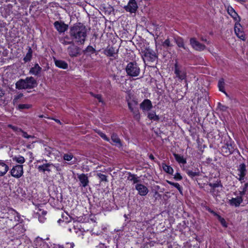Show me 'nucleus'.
Returning a JSON list of instances; mask_svg holds the SVG:
<instances>
[{
    "instance_id": "obj_52",
    "label": "nucleus",
    "mask_w": 248,
    "mask_h": 248,
    "mask_svg": "<svg viewBox=\"0 0 248 248\" xmlns=\"http://www.w3.org/2000/svg\"><path fill=\"white\" fill-rule=\"evenodd\" d=\"M66 248H74V246H75V244L73 242H71V243H66Z\"/></svg>"
},
{
    "instance_id": "obj_61",
    "label": "nucleus",
    "mask_w": 248,
    "mask_h": 248,
    "mask_svg": "<svg viewBox=\"0 0 248 248\" xmlns=\"http://www.w3.org/2000/svg\"><path fill=\"white\" fill-rule=\"evenodd\" d=\"M237 0L239 2H245V0Z\"/></svg>"
},
{
    "instance_id": "obj_6",
    "label": "nucleus",
    "mask_w": 248,
    "mask_h": 248,
    "mask_svg": "<svg viewBox=\"0 0 248 248\" xmlns=\"http://www.w3.org/2000/svg\"><path fill=\"white\" fill-rule=\"evenodd\" d=\"M125 70L127 74L131 77L138 76L140 71L137 63H128Z\"/></svg>"
},
{
    "instance_id": "obj_36",
    "label": "nucleus",
    "mask_w": 248,
    "mask_h": 248,
    "mask_svg": "<svg viewBox=\"0 0 248 248\" xmlns=\"http://www.w3.org/2000/svg\"><path fill=\"white\" fill-rule=\"evenodd\" d=\"M7 214L9 215H12L13 216H14L15 219H16V217H17L18 218H19L18 213L13 209H9L8 210Z\"/></svg>"
},
{
    "instance_id": "obj_34",
    "label": "nucleus",
    "mask_w": 248,
    "mask_h": 248,
    "mask_svg": "<svg viewBox=\"0 0 248 248\" xmlns=\"http://www.w3.org/2000/svg\"><path fill=\"white\" fill-rule=\"evenodd\" d=\"M167 183L171 186H172L176 187L179 191L181 194H182V188L180 185L177 183H174L171 181H167Z\"/></svg>"
},
{
    "instance_id": "obj_22",
    "label": "nucleus",
    "mask_w": 248,
    "mask_h": 248,
    "mask_svg": "<svg viewBox=\"0 0 248 248\" xmlns=\"http://www.w3.org/2000/svg\"><path fill=\"white\" fill-rule=\"evenodd\" d=\"M68 52L71 56L76 57L79 54L80 50L78 47L73 46L68 48Z\"/></svg>"
},
{
    "instance_id": "obj_53",
    "label": "nucleus",
    "mask_w": 248,
    "mask_h": 248,
    "mask_svg": "<svg viewBox=\"0 0 248 248\" xmlns=\"http://www.w3.org/2000/svg\"><path fill=\"white\" fill-rule=\"evenodd\" d=\"M248 187V183H247L245 184L244 186L242 188V190H244L245 191L247 192Z\"/></svg>"
},
{
    "instance_id": "obj_12",
    "label": "nucleus",
    "mask_w": 248,
    "mask_h": 248,
    "mask_svg": "<svg viewBox=\"0 0 248 248\" xmlns=\"http://www.w3.org/2000/svg\"><path fill=\"white\" fill-rule=\"evenodd\" d=\"M174 73L180 79H184L186 77V72L185 68L179 66L177 63L175 64Z\"/></svg>"
},
{
    "instance_id": "obj_41",
    "label": "nucleus",
    "mask_w": 248,
    "mask_h": 248,
    "mask_svg": "<svg viewBox=\"0 0 248 248\" xmlns=\"http://www.w3.org/2000/svg\"><path fill=\"white\" fill-rule=\"evenodd\" d=\"M73 158V155L72 154H65L63 156V158L66 161H70Z\"/></svg>"
},
{
    "instance_id": "obj_47",
    "label": "nucleus",
    "mask_w": 248,
    "mask_h": 248,
    "mask_svg": "<svg viewBox=\"0 0 248 248\" xmlns=\"http://www.w3.org/2000/svg\"><path fill=\"white\" fill-rule=\"evenodd\" d=\"M217 107L222 111H226L228 108L227 106L222 105L220 103H218Z\"/></svg>"
},
{
    "instance_id": "obj_15",
    "label": "nucleus",
    "mask_w": 248,
    "mask_h": 248,
    "mask_svg": "<svg viewBox=\"0 0 248 248\" xmlns=\"http://www.w3.org/2000/svg\"><path fill=\"white\" fill-rule=\"evenodd\" d=\"M138 8L135 0H129L128 4L124 7V9L131 13H135Z\"/></svg>"
},
{
    "instance_id": "obj_24",
    "label": "nucleus",
    "mask_w": 248,
    "mask_h": 248,
    "mask_svg": "<svg viewBox=\"0 0 248 248\" xmlns=\"http://www.w3.org/2000/svg\"><path fill=\"white\" fill-rule=\"evenodd\" d=\"M41 67L39 66V65L36 63L34 66V67H31L30 70V72L31 74L34 75H37L39 73H40L41 70Z\"/></svg>"
},
{
    "instance_id": "obj_64",
    "label": "nucleus",
    "mask_w": 248,
    "mask_h": 248,
    "mask_svg": "<svg viewBox=\"0 0 248 248\" xmlns=\"http://www.w3.org/2000/svg\"><path fill=\"white\" fill-rule=\"evenodd\" d=\"M54 248H58V247H56V245H55Z\"/></svg>"
},
{
    "instance_id": "obj_56",
    "label": "nucleus",
    "mask_w": 248,
    "mask_h": 248,
    "mask_svg": "<svg viewBox=\"0 0 248 248\" xmlns=\"http://www.w3.org/2000/svg\"><path fill=\"white\" fill-rule=\"evenodd\" d=\"M246 193V192L244 190H241V191H240V196H241V197H242L243 196H244V195H245Z\"/></svg>"
},
{
    "instance_id": "obj_33",
    "label": "nucleus",
    "mask_w": 248,
    "mask_h": 248,
    "mask_svg": "<svg viewBox=\"0 0 248 248\" xmlns=\"http://www.w3.org/2000/svg\"><path fill=\"white\" fill-rule=\"evenodd\" d=\"M31 107V105L30 104H19L16 107V108L19 110L23 109H28Z\"/></svg>"
},
{
    "instance_id": "obj_35",
    "label": "nucleus",
    "mask_w": 248,
    "mask_h": 248,
    "mask_svg": "<svg viewBox=\"0 0 248 248\" xmlns=\"http://www.w3.org/2000/svg\"><path fill=\"white\" fill-rule=\"evenodd\" d=\"M96 176L99 178L100 182H108L107 179L108 177L106 175L102 174L100 172H97L96 173Z\"/></svg>"
},
{
    "instance_id": "obj_28",
    "label": "nucleus",
    "mask_w": 248,
    "mask_h": 248,
    "mask_svg": "<svg viewBox=\"0 0 248 248\" xmlns=\"http://www.w3.org/2000/svg\"><path fill=\"white\" fill-rule=\"evenodd\" d=\"M174 158L175 160L179 163L185 164L186 163V159L182 155L179 154H174Z\"/></svg>"
},
{
    "instance_id": "obj_62",
    "label": "nucleus",
    "mask_w": 248,
    "mask_h": 248,
    "mask_svg": "<svg viewBox=\"0 0 248 248\" xmlns=\"http://www.w3.org/2000/svg\"><path fill=\"white\" fill-rule=\"evenodd\" d=\"M39 117L40 118H43L44 116H43V115H39Z\"/></svg>"
},
{
    "instance_id": "obj_49",
    "label": "nucleus",
    "mask_w": 248,
    "mask_h": 248,
    "mask_svg": "<svg viewBox=\"0 0 248 248\" xmlns=\"http://www.w3.org/2000/svg\"><path fill=\"white\" fill-rule=\"evenodd\" d=\"M90 93L93 96L97 98L99 102H103V101L102 100L101 95L100 94H95L93 93Z\"/></svg>"
},
{
    "instance_id": "obj_26",
    "label": "nucleus",
    "mask_w": 248,
    "mask_h": 248,
    "mask_svg": "<svg viewBox=\"0 0 248 248\" xmlns=\"http://www.w3.org/2000/svg\"><path fill=\"white\" fill-rule=\"evenodd\" d=\"M225 82L223 78H221L219 80L218 82V87L220 91L223 92L227 96H228L227 93L224 90Z\"/></svg>"
},
{
    "instance_id": "obj_60",
    "label": "nucleus",
    "mask_w": 248,
    "mask_h": 248,
    "mask_svg": "<svg viewBox=\"0 0 248 248\" xmlns=\"http://www.w3.org/2000/svg\"><path fill=\"white\" fill-rule=\"evenodd\" d=\"M53 168H56V170L58 171H59L61 170V169H60V168L58 166H55V167Z\"/></svg>"
},
{
    "instance_id": "obj_40",
    "label": "nucleus",
    "mask_w": 248,
    "mask_h": 248,
    "mask_svg": "<svg viewBox=\"0 0 248 248\" xmlns=\"http://www.w3.org/2000/svg\"><path fill=\"white\" fill-rule=\"evenodd\" d=\"M8 127L9 128H11L13 131H15L17 133V134H19V131H21V129L19 128L16 126H14L12 124H8Z\"/></svg>"
},
{
    "instance_id": "obj_51",
    "label": "nucleus",
    "mask_w": 248,
    "mask_h": 248,
    "mask_svg": "<svg viewBox=\"0 0 248 248\" xmlns=\"http://www.w3.org/2000/svg\"><path fill=\"white\" fill-rule=\"evenodd\" d=\"M174 178L176 180L179 181L182 179V177L179 173L177 172L174 175Z\"/></svg>"
},
{
    "instance_id": "obj_2",
    "label": "nucleus",
    "mask_w": 248,
    "mask_h": 248,
    "mask_svg": "<svg viewBox=\"0 0 248 248\" xmlns=\"http://www.w3.org/2000/svg\"><path fill=\"white\" fill-rule=\"evenodd\" d=\"M36 81L33 78H27L26 79H20L16 84L18 89H32L34 87Z\"/></svg>"
},
{
    "instance_id": "obj_48",
    "label": "nucleus",
    "mask_w": 248,
    "mask_h": 248,
    "mask_svg": "<svg viewBox=\"0 0 248 248\" xmlns=\"http://www.w3.org/2000/svg\"><path fill=\"white\" fill-rule=\"evenodd\" d=\"M23 96L22 93H20L18 95L15 96L14 99H13V104H15L17 103L18 99L21 98Z\"/></svg>"
},
{
    "instance_id": "obj_37",
    "label": "nucleus",
    "mask_w": 248,
    "mask_h": 248,
    "mask_svg": "<svg viewBox=\"0 0 248 248\" xmlns=\"http://www.w3.org/2000/svg\"><path fill=\"white\" fill-rule=\"evenodd\" d=\"M186 174L190 177L193 178L196 176L199 175V172H194L192 170H186Z\"/></svg>"
},
{
    "instance_id": "obj_38",
    "label": "nucleus",
    "mask_w": 248,
    "mask_h": 248,
    "mask_svg": "<svg viewBox=\"0 0 248 248\" xmlns=\"http://www.w3.org/2000/svg\"><path fill=\"white\" fill-rule=\"evenodd\" d=\"M98 134L105 140L110 141L109 139L106 136V135L100 131L97 132Z\"/></svg>"
},
{
    "instance_id": "obj_31",
    "label": "nucleus",
    "mask_w": 248,
    "mask_h": 248,
    "mask_svg": "<svg viewBox=\"0 0 248 248\" xmlns=\"http://www.w3.org/2000/svg\"><path fill=\"white\" fill-rule=\"evenodd\" d=\"M128 180L130 181L133 182V184L138 183L140 181V180L139 179L138 177L135 174L129 173V176L128 177Z\"/></svg>"
},
{
    "instance_id": "obj_10",
    "label": "nucleus",
    "mask_w": 248,
    "mask_h": 248,
    "mask_svg": "<svg viewBox=\"0 0 248 248\" xmlns=\"http://www.w3.org/2000/svg\"><path fill=\"white\" fill-rule=\"evenodd\" d=\"M118 50L113 46H108L103 51L104 54L107 57H110V60L112 61L117 57Z\"/></svg>"
},
{
    "instance_id": "obj_55",
    "label": "nucleus",
    "mask_w": 248,
    "mask_h": 248,
    "mask_svg": "<svg viewBox=\"0 0 248 248\" xmlns=\"http://www.w3.org/2000/svg\"><path fill=\"white\" fill-rule=\"evenodd\" d=\"M4 94V91L1 87H0V98L2 97Z\"/></svg>"
},
{
    "instance_id": "obj_58",
    "label": "nucleus",
    "mask_w": 248,
    "mask_h": 248,
    "mask_svg": "<svg viewBox=\"0 0 248 248\" xmlns=\"http://www.w3.org/2000/svg\"><path fill=\"white\" fill-rule=\"evenodd\" d=\"M35 242L36 243H43L44 242L42 241V240L41 239H39L38 240H36V241H35Z\"/></svg>"
},
{
    "instance_id": "obj_8",
    "label": "nucleus",
    "mask_w": 248,
    "mask_h": 248,
    "mask_svg": "<svg viewBox=\"0 0 248 248\" xmlns=\"http://www.w3.org/2000/svg\"><path fill=\"white\" fill-rule=\"evenodd\" d=\"M45 162V163H44L43 164L39 165L37 167V169L39 172L45 174L49 173L53 168L55 167V165L50 163H47V161L46 160Z\"/></svg>"
},
{
    "instance_id": "obj_45",
    "label": "nucleus",
    "mask_w": 248,
    "mask_h": 248,
    "mask_svg": "<svg viewBox=\"0 0 248 248\" xmlns=\"http://www.w3.org/2000/svg\"><path fill=\"white\" fill-rule=\"evenodd\" d=\"M66 39H68V37L62 38L60 39V41L62 44L64 45L70 44L71 43V42L69 41H66Z\"/></svg>"
},
{
    "instance_id": "obj_7",
    "label": "nucleus",
    "mask_w": 248,
    "mask_h": 248,
    "mask_svg": "<svg viewBox=\"0 0 248 248\" xmlns=\"http://www.w3.org/2000/svg\"><path fill=\"white\" fill-rule=\"evenodd\" d=\"M11 175L16 178H20L23 174V165H17L14 166L10 170Z\"/></svg>"
},
{
    "instance_id": "obj_19",
    "label": "nucleus",
    "mask_w": 248,
    "mask_h": 248,
    "mask_svg": "<svg viewBox=\"0 0 248 248\" xmlns=\"http://www.w3.org/2000/svg\"><path fill=\"white\" fill-rule=\"evenodd\" d=\"M243 199L241 196H237L236 198H232L229 200V204L232 206L238 207L243 202Z\"/></svg>"
},
{
    "instance_id": "obj_14",
    "label": "nucleus",
    "mask_w": 248,
    "mask_h": 248,
    "mask_svg": "<svg viewBox=\"0 0 248 248\" xmlns=\"http://www.w3.org/2000/svg\"><path fill=\"white\" fill-rule=\"evenodd\" d=\"M54 26L60 33L64 32L68 28V25L62 21H55L54 23Z\"/></svg>"
},
{
    "instance_id": "obj_32",
    "label": "nucleus",
    "mask_w": 248,
    "mask_h": 248,
    "mask_svg": "<svg viewBox=\"0 0 248 248\" xmlns=\"http://www.w3.org/2000/svg\"><path fill=\"white\" fill-rule=\"evenodd\" d=\"M13 160L14 161H15L19 164H23L25 161L24 157L20 155L14 156L13 158Z\"/></svg>"
},
{
    "instance_id": "obj_30",
    "label": "nucleus",
    "mask_w": 248,
    "mask_h": 248,
    "mask_svg": "<svg viewBox=\"0 0 248 248\" xmlns=\"http://www.w3.org/2000/svg\"><path fill=\"white\" fill-rule=\"evenodd\" d=\"M148 118L155 121H158L159 120V117L158 115H156L155 111L149 112L148 114Z\"/></svg>"
},
{
    "instance_id": "obj_17",
    "label": "nucleus",
    "mask_w": 248,
    "mask_h": 248,
    "mask_svg": "<svg viewBox=\"0 0 248 248\" xmlns=\"http://www.w3.org/2000/svg\"><path fill=\"white\" fill-rule=\"evenodd\" d=\"M152 107L151 101L148 99H144L140 104V108L143 112L150 110Z\"/></svg>"
},
{
    "instance_id": "obj_59",
    "label": "nucleus",
    "mask_w": 248,
    "mask_h": 248,
    "mask_svg": "<svg viewBox=\"0 0 248 248\" xmlns=\"http://www.w3.org/2000/svg\"><path fill=\"white\" fill-rule=\"evenodd\" d=\"M56 247H58V248H64V247L62 245H56Z\"/></svg>"
},
{
    "instance_id": "obj_46",
    "label": "nucleus",
    "mask_w": 248,
    "mask_h": 248,
    "mask_svg": "<svg viewBox=\"0 0 248 248\" xmlns=\"http://www.w3.org/2000/svg\"><path fill=\"white\" fill-rule=\"evenodd\" d=\"M209 186L213 188V189H214L215 188H216V187H217L219 186H222L220 184V182H217V183H209Z\"/></svg>"
},
{
    "instance_id": "obj_50",
    "label": "nucleus",
    "mask_w": 248,
    "mask_h": 248,
    "mask_svg": "<svg viewBox=\"0 0 248 248\" xmlns=\"http://www.w3.org/2000/svg\"><path fill=\"white\" fill-rule=\"evenodd\" d=\"M228 13L233 17H234L235 16H237V13L232 8H231V10L228 9Z\"/></svg>"
},
{
    "instance_id": "obj_13",
    "label": "nucleus",
    "mask_w": 248,
    "mask_h": 248,
    "mask_svg": "<svg viewBox=\"0 0 248 248\" xmlns=\"http://www.w3.org/2000/svg\"><path fill=\"white\" fill-rule=\"evenodd\" d=\"M78 178L79 181V186L86 187L89 186V180L87 174H77Z\"/></svg>"
},
{
    "instance_id": "obj_44",
    "label": "nucleus",
    "mask_w": 248,
    "mask_h": 248,
    "mask_svg": "<svg viewBox=\"0 0 248 248\" xmlns=\"http://www.w3.org/2000/svg\"><path fill=\"white\" fill-rule=\"evenodd\" d=\"M218 219L220 221V222L221 224V225L224 227H227V224L225 219L221 217L220 216H218Z\"/></svg>"
},
{
    "instance_id": "obj_29",
    "label": "nucleus",
    "mask_w": 248,
    "mask_h": 248,
    "mask_svg": "<svg viewBox=\"0 0 248 248\" xmlns=\"http://www.w3.org/2000/svg\"><path fill=\"white\" fill-rule=\"evenodd\" d=\"M162 167L163 169V170L167 173L170 174H172L173 172V169L169 165H167V164L165 163H162Z\"/></svg>"
},
{
    "instance_id": "obj_54",
    "label": "nucleus",
    "mask_w": 248,
    "mask_h": 248,
    "mask_svg": "<svg viewBox=\"0 0 248 248\" xmlns=\"http://www.w3.org/2000/svg\"><path fill=\"white\" fill-rule=\"evenodd\" d=\"M201 40L203 42H205L207 44H210V41H208L206 38L203 37H201L200 38Z\"/></svg>"
},
{
    "instance_id": "obj_21",
    "label": "nucleus",
    "mask_w": 248,
    "mask_h": 248,
    "mask_svg": "<svg viewBox=\"0 0 248 248\" xmlns=\"http://www.w3.org/2000/svg\"><path fill=\"white\" fill-rule=\"evenodd\" d=\"M9 170L8 165L5 161L0 160V176H4Z\"/></svg>"
},
{
    "instance_id": "obj_42",
    "label": "nucleus",
    "mask_w": 248,
    "mask_h": 248,
    "mask_svg": "<svg viewBox=\"0 0 248 248\" xmlns=\"http://www.w3.org/2000/svg\"><path fill=\"white\" fill-rule=\"evenodd\" d=\"M162 46L164 47H168L172 46L169 39L165 40L162 43Z\"/></svg>"
},
{
    "instance_id": "obj_20",
    "label": "nucleus",
    "mask_w": 248,
    "mask_h": 248,
    "mask_svg": "<svg viewBox=\"0 0 248 248\" xmlns=\"http://www.w3.org/2000/svg\"><path fill=\"white\" fill-rule=\"evenodd\" d=\"M111 140L113 143L110 142L118 147H121L123 146L122 143L118 136L115 133H112L111 136Z\"/></svg>"
},
{
    "instance_id": "obj_43",
    "label": "nucleus",
    "mask_w": 248,
    "mask_h": 248,
    "mask_svg": "<svg viewBox=\"0 0 248 248\" xmlns=\"http://www.w3.org/2000/svg\"><path fill=\"white\" fill-rule=\"evenodd\" d=\"M21 133V135L23 137L26 138V139H30V138H34V136L29 135L27 132L23 131L21 129V131H19V133Z\"/></svg>"
},
{
    "instance_id": "obj_11",
    "label": "nucleus",
    "mask_w": 248,
    "mask_h": 248,
    "mask_svg": "<svg viewBox=\"0 0 248 248\" xmlns=\"http://www.w3.org/2000/svg\"><path fill=\"white\" fill-rule=\"evenodd\" d=\"M238 176L237 179L241 182V183L244 182L245 177L246 175L247 170L246 166L244 163L240 164L237 169Z\"/></svg>"
},
{
    "instance_id": "obj_5",
    "label": "nucleus",
    "mask_w": 248,
    "mask_h": 248,
    "mask_svg": "<svg viewBox=\"0 0 248 248\" xmlns=\"http://www.w3.org/2000/svg\"><path fill=\"white\" fill-rule=\"evenodd\" d=\"M233 143V142L229 138V140L227 141L225 145L221 147V153L224 156H228L233 153L234 148Z\"/></svg>"
},
{
    "instance_id": "obj_1",
    "label": "nucleus",
    "mask_w": 248,
    "mask_h": 248,
    "mask_svg": "<svg viewBox=\"0 0 248 248\" xmlns=\"http://www.w3.org/2000/svg\"><path fill=\"white\" fill-rule=\"evenodd\" d=\"M69 34L76 43L83 44L87 37V29L81 23H77L70 27Z\"/></svg>"
},
{
    "instance_id": "obj_57",
    "label": "nucleus",
    "mask_w": 248,
    "mask_h": 248,
    "mask_svg": "<svg viewBox=\"0 0 248 248\" xmlns=\"http://www.w3.org/2000/svg\"><path fill=\"white\" fill-rule=\"evenodd\" d=\"M149 157L150 159H151L153 161H155V158L152 154H150Z\"/></svg>"
},
{
    "instance_id": "obj_16",
    "label": "nucleus",
    "mask_w": 248,
    "mask_h": 248,
    "mask_svg": "<svg viewBox=\"0 0 248 248\" xmlns=\"http://www.w3.org/2000/svg\"><path fill=\"white\" fill-rule=\"evenodd\" d=\"M135 189L138 191V194L142 196H146L149 192L148 188L141 184H137Z\"/></svg>"
},
{
    "instance_id": "obj_63",
    "label": "nucleus",
    "mask_w": 248,
    "mask_h": 248,
    "mask_svg": "<svg viewBox=\"0 0 248 248\" xmlns=\"http://www.w3.org/2000/svg\"><path fill=\"white\" fill-rule=\"evenodd\" d=\"M55 62H63V61H56Z\"/></svg>"
},
{
    "instance_id": "obj_3",
    "label": "nucleus",
    "mask_w": 248,
    "mask_h": 248,
    "mask_svg": "<svg viewBox=\"0 0 248 248\" xmlns=\"http://www.w3.org/2000/svg\"><path fill=\"white\" fill-rule=\"evenodd\" d=\"M141 52L144 62L146 61L151 62L157 61V55L154 50L150 48H146L145 50L142 51Z\"/></svg>"
},
{
    "instance_id": "obj_4",
    "label": "nucleus",
    "mask_w": 248,
    "mask_h": 248,
    "mask_svg": "<svg viewBox=\"0 0 248 248\" xmlns=\"http://www.w3.org/2000/svg\"><path fill=\"white\" fill-rule=\"evenodd\" d=\"M128 107L130 111L133 113L134 117L136 119L140 118V114L138 106V101L135 99L126 98Z\"/></svg>"
},
{
    "instance_id": "obj_25",
    "label": "nucleus",
    "mask_w": 248,
    "mask_h": 248,
    "mask_svg": "<svg viewBox=\"0 0 248 248\" xmlns=\"http://www.w3.org/2000/svg\"><path fill=\"white\" fill-rule=\"evenodd\" d=\"M32 55V50L30 46L28 47V52L25 56V57L24 58V61L25 62H27L29 61H30L31 60V57Z\"/></svg>"
},
{
    "instance_id": "obj_23",
    "label": "nucleus",
    "mask_w": 248,
    "mask_h": 248,
    "mask_svg": "<svg viewBox=\"0 0 248 248\" xmlns=\"http://www.w3.org/2000/svg\"><path fill=\"white\" fill-rule=\"evenodd\" d=\"M174 40L179 47H182L186 51H189L188 47L185 46L184 39L180 37H175Z\"/></svg>"
},
{
    "instance_id": "obj_9",
    "label": "nucleus",
    "mask_w": 248,
    "mask_h": 248,
    "mask_svg": "<svg viewBox=\"0 0 248 248\" xmlns=\"http://www.w3.org/2000/svg\"><path fill=\"white\" fill-rule=\"evenodd\" d=\"M189 43L191 47L195 50L202 51L206 49V46L199 42L196 38L194 37L190 39Z\"/></svg>"
},
{
    "instance_id": "obj_39",
    "label": "nucleus",
    "mask_w": 248,
    "mask_h": 248,
    "mask_svg": "<svg viewBox=\"0 0 248 248\" xmlns=\"http://www.w3.org/2000/svg\"><path fill=\"white\" fill-rule=\"evenodd\" d=\"M56 66L62 69H67L68 68L67 63H55Z\"/></svg>"
},
{
    "instance_id": "obj_18",
    "label": "nucleus",
    "mask_w": 248,
    "mask_h": 248,
    "mask_svg": "<svg viewBox=\"0 0 248 248\" xmlns=\"http://www.w3.org/2000/svg\"><path fill=\"white\" fill-rule=\"evenodd\" d=\"M234 31L237 36L244 41L245 40V33L242 31V27L240 24H235L234 27Z\"/></svg>"
},
{
    "instance_id": "obj_27",
    "label": "nucleus",
    "mask_w": 248,
    "mask_h": 248,
    "mask_svg": "<svg viewBox=\"0 0 248 248\" xmlns=\"http://www.w3.org/2000/svg\"><path fill=\"white\" fill-rule=\"evenodd\" d=\"M84 52L85 54H95V55H97V52L96 51V50L91 46H88L85 50H84Z\"/></svg>"
}]
</instances>
